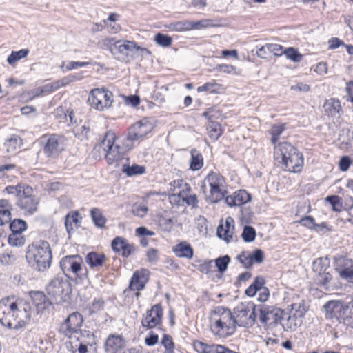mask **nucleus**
I'll use <instances>...</instances> for the list:
<instances>
[{
  "instance_id": "1",
  "label": "nucleus",
  "mask_w": 353,
  "mask_h": 353,
  "mask_svg": "<svg viewBox=\"0 0 353 353\" xmlns=\"http://www.w3.org/2000/svg\"><path fill=\"white\" fill-rule=\"evenodd\" d=\"M274 158L289 172H299L303 165L302 154L288 142L279 143L274 146Z\"/></svg>"
},
{
  "instance_id": "2",
  "label": "nucleus",
  "mask_w": 353,
  "mask_h": 353,
  "mask_svg": "<svg viewBox=\"0 0 353 353\" xmlns=\"http://www.w3.org/2000/svg\"><path fill=\"white\" fill-rule=\"evenodd\" d=\"M26 258L29 265L38 271L48 269L52 263L50 245L46 241H39L28 247Z\"/></svg>"
},
{
  "instance_id": "3",
  "label": "nucleus",
  "mask_w": 353,
  "mask_h": 353,
  "mask_svg": "<svg viewBox=\"0 0 353 353\" xmlns=\"http://www.w3.org/2000/svg\"><path fill=\"white\" fill-rule=\"evenodd\" d=\"M48 295L56 304L68 303L72 292L70 282L63 277H54L46 288Z\"/></svg>"
},
{
  "instance_id": "4",
  "label": "nucleus",
  "mask_w": 353,
  "mask_h": 353,
  "mask_svg": "<svg viewBox=\"0 0 353 353\" xmlns=\"http://www.w3.org/2000/svg\"><path fill=\"white\" fill-rule=\"evenodd\" d=\"M116 139L114 132L108 131L100 143V147L105 152V158L109 165L118 163L125 156V149L115 143Z\"/></svg>"
},
{
  "instance_id": "5",
  "label": "nucleus",
  "mask_w": 353,
  "mask_h": 353,
  "mask_svg": "<svg viewBox=\"0 0 353 353\" xmlns=\"http://www.w3.org/2000/svg\"><path fill=\"white\" fill-rule=\"evenodd\" d=\"M83 259L78 254L67 255L61 259L59 266L64 274H72L76 279L83 281L88 279V270L83 267Z\"/></svg>"
},
{
  "instance_id": "6",
  "label": "nucleus",
  "mask_w": 353,
  "mask_h": 353,
  "mask_svg": "<svg viewBox=\"0 0 353 353\" xmlns=\"http://www.w3.org/2000/svg\"><path fill=\"white\" fill-rule=\"evenodd\" d=\"M258 305L252 302L241 303L234 308L233 316L236 326L250 327L256 322Z\"/></svg>"
},
{
  "instance_id": "7",
  "label": "nucleus",
  "mask_w": 353,
  "mask_h": 353,
  "mask_svg": "<svg viewBox=\"0 0 353 353\" xmlns=\"http://www.w3.org/2000/svg\"><path fill=\"white\" fill-rule=\"evenodd\" d=\"M258 312L260 323L267 328L281 324V319L286 315L283 310L265 305H258Z\"/></svg>"
},
{
  "instance_id": "8",
  "label": "nucleus",
  "mask_w": 353,
  "mask_h": 353,
  "mask_svg": "<svg viewBox=\"0 0 353 353\" xmlns=\"http://www.w3.org/2000/svg\"><path fill=\"white\" fill-rule=\"evenodd\" d=\"M210 189L208 199L211 203H217L225 197L224 179L217 172H211L205 178Z\"/></svg>"
},
{
  "instance_id": "9",
  "label": "nucleus",
  "mask_w": 353,
  "mask_h": 353,
  "mask_svg": "<svg viewBox=\"0 0 353 353\" xmlns=\"http://www.w3.org/2000/svg\"><path fill=\"white\" fill-rule=\"evenodd\" d=\"M134 50L150 54L148 49L138 46L134 41L117 40L113 50V56L119 61H127Z\"/></svg>"
},
{
  "instance_id": "10",
  "label": "nucleus",
  "mask_w": 353,
  "mask_h": 353,
  "mask_svg": "<svg viewBox=\"0 0 353 353\" xmlns=\"http://www.w3.org/2000/svg\"><path fill=\"white\" fill-rule=\"evenodd\" d=\"M112 93L105 88H95L91 90L88 101L90 105L98 110H103L111 106Z\"/></svg>"
},
{
  "instance_id": "11",
  "label": "nucleus",
  "mask_w": 353,
  "mask_h": 353,
  "mask_svg": "<svg viewBox=\"0 0 353 353\" xmlns=\"http://www.w3.org/2000/svg\"><path fill=\"white\" fill-rule=\"evenodd\" d=\"M39 201L33 195V189L27 185L17 200V205L25 212L32 214L37 210Z\"/></svg>"
},
{
  "instance_id": "12",
  "label": "nucleus",
  "mask_w": 353,
  "mask_h": 353,
  "mask_svg": "<svg viewBox=\"0 0 353 353\" xmlns=\"http://www.w3.org/2000/svg\"><path fill=\"white\" fill-rule=\"evenodd\" d=\"M46 143L43 147L44 154L48 157H57L64 150V138L62 136L52 134L43 137Z\"/></svg>"
},
{
  "instance_id": "13",
  "label": "nucleus",
  "mask_w": 353,
  "mask_h": 353,
  "mask_svg": "<svg viewBox=\"0 0 353 353\" xmlns=\"http://www.w3.org/2000/svg\"><path fill=\"white\" fill-rule=\"evenodd\" d=\"M332 305L330 317H335L339 320H343L345 325L353 327V301L350 305L330 303L327 307L330 308Z\"/></svg>"
},
{
  "instance_id": "14",
  "label": "nucleus",
  "mask_w": 353,
  "mask_h": 353,
  "mask_svg": "<svg viewBox=\"0 0 353 353\" xmlns=\"http://www.w3.org/2000/svg\"><path fill=\"white\" fill-rule=\"evenodd\" d=\"M15 324L14 330H18L26 327L30 322L32 313V308L30 303L23 302H16V308L14 310Z\"/></svg>"
},
{
  "instance_id": "15",
  "label": "nucleus",
  "mask_w": 353,
  "mask_h": 353,
  "mask_svg": "<svg viewBox=\"0 0 353 353\" xmlns=\"http://www.w3.org/2000/svg\"><path fill=\"white\" fill-rule=\"evenodd\" d=\"M16 302L10 303L8 300L0 301V323L5 327L14 330Z\"/></svg>"
},
{
  "instance_id": "16",
  "label": "nucleus",
  "mask_w": 353,
  "mask_h": 353,
  "mask_svg": "<svg viewBox=\"0 0 353 353\" xmlns=\"http://www.w3.org/2000/svg\"><path fill=\"white\" fill-rule=\"evenodd\" d=\"M152 130V125L146 119L133 124L129 129L127 139L134 141L143 139Z\"/></svg>"
},
{
  "instance_id": "17",
  "label": "nucleus",
  "mask_w": 353,
  "mask_h": 353,
  "mask_svg": "<svg viewBox=\"0 0 353 353\" xmlns=\"http://www.w3.org/2000/svg\"><path fill=\"white\" fill-rule=\"evenodd\" d=\"M163 309L160 304L154 305L141 319V325L147 329H152L161 323Z\"/></svg>"
},
{
  "instance_id": "18",
  "label": "nucleus",
  "mask_w": 353,
  "mask_h": 353,
  "mask_svg": "<svg viewBox=\"0 0 353 353\" xmlns=\"http://www.w3.org/2000/svg\"><path fill=\"white\" fill-rule=\"evenodd\" d=\"M112 250L123 258H128L137 251V247L133 243L122 236H116L111 243Z\"/></svg>"
},
{
  "instance_id": "19",
  "label": "nucleus",
  "mask_w": 353,
  "mask_h": 353,
  "mask_svg": "<svg viewBox=\"0 0 353 353\" xmlns=\"http://www.w3.org/2000/svg\"><path fill=\"white\" fill-rule=\"evenodd\" d=\"M335 266L343 279L353 283V260L343 256L336 257Z\"/></svg>"
},
{
  "instance_id": "20",
  "label": "nucleus",
  "mask_w": 353,
  "mask_h": 353,
  "mask_svg": "<svg viewBox=\"0 0 353 353\" xmlns=\"http://www.w3.org/2000/svg\"><path fill=\"white\" fill-rule=\"evenodd\" d=\"M211 322H221V323H225V326L228 325L234 326L236 328L233 314L228 308L224 307H217L215 308Z\"/></svg>"
},
{
  "instance_id": "21",
  "label": "nucleus",
  "mask_w": 353,
  "mask_h": 353,
  "mask_svg": "<svg viewBox=\"0 0 353 353\" xmlns=\"http://www.w3.org/2000/svg\"><path fill=\"white\" fill-rule=\"evenodd\" d=\"M150 272L146 269L135 271L130 279L129 288L133 291L143 290L149 279Z\"/></svg>"
},
{
  "instance_id": "22",
  "label": "nucleus",
  "mask_w": 353,
  "mask_h": 353,
  "mask_svg": "<svg viewBox=\"0 0 353 353\" xmlns=\"http://www.w3.org/2000/svg\"><path fill=\"white\" fill-rule=\"evenodd\" d=\"M234 221L232 217L228 216L226 218L225 223H221L219 225L217 236L228 243L234 241Z\"/></svg>"
},
{
  "instance_id": "23",
  "label": "nucleus",
  "mask_w": 353,
  "mask_h": 353,
  "mask_svg": "<svg viewBox=\"0 0 353 353\" xmlns=\"http://www.w3.org/2000/svg\"><path fill=\"white\" fill-rule=\"evenodd\" d=\"M251 199L250 194L245 190H239L225 196L226 203L230 207L241 206Z\"/></svg>"
},
{
  "instance_id": "24",
  "label": "nucleus",
  "mask_w": 353,
  "mask_h": 353,
  "mask_svg": "<svg viewBox=\"0 0 353 353\" xmlns=\"http://www.w3.org/2000/svg\"><path fill=\"white\" fill-rule=\"evenodd\" d=\"M124 346V340L121 335L110 334L106 339L105 349L107 353H117Z\"/></svg>"
},
{
  "instance_id": "25",
  "label": "nucleus",
  "mask_w": 353,
  "mask_h": 353,
  "mask_svg": "<svg viewBox=\"0 0 353 353\" xmlns=\"http://www.w3.org/2000/svg\"><path fill=\"white\" fill-rule=\"evenodd\" d=\"M211 332L219 338H227L234 333L236 328L234 326H230L221 322H211Z\"/></svg>"
},
{
  "instance_id": "26",
  "label": "nucleus",
  "mask_w": 353,
  "mask_h": 353,
  "mask_svg": "<svg viewBox=\"0 0 353 353\" xmlns=\"http://www.w3.org/2000/svg\"><path fill=\"white\" fill-rule=\"evenodd\" d=\"M172 252L179 258L191 259L194 255V250L187 241H181L172 247Z\"/></svg>"
},
{
  "instance_id": "27",
  "label": "nucleus",
  "mask_w": 353,
  "mask_h": 353,
  "mask_svg": "<svg viewBox=\"0 0 353 353\" xmlns=\"http://www.w3.org/2000/svg\"><path fill=\"white\" fill-rule=\"evenodd\" d=\"M302 324V319L295 316L294 314L286 313L281 319V326L285 331H294Z\"/></svg>"
},
{
  "instance_id": "28",
  "label": "nucleus",
  "mask_w": 353,
  "mask_h": 353,
  "mask_svg": "<svg viewBox=\"0 0 353 353\" xmlns=\"http://www.w3.org/2000/svg\"><path fill=\"white\" fill-rule=\"evenodd\" d=\"M225 90V86L216 82L215 80L207 82L199 86L196 89L199 93L205 92L207 94H222Z\"/></svg>"
},
{
  "instance_id": "29",
  "label": "nucleus",
  "mask_w": 353,
  "mask_h": 353,
  "mask_svg": "<svg viewBox=\"0 0 353 353\" xmlns=\"http://www.w3.org/2000/svg\"><path fill=\"white\" fill-rule=\"evenodd\" d=\"M31 297L39 312L49 307L52 302L46 297V295L43 292L40 291L32 292Z\"/></svg>"
},
{
  "instance_id": "30",
  "label": "nucleus",
  "mask_w": 353,
  "mask_h": 353,
  "mask_svg": "<svg viewBox=\"0 0 353 353\" xmlns=\"http://www.w3.org/2000/svg\"><path fill=\"white\" fill-rule=\"evenodd\" d=\"M12 206L9 200L0 199V225H3L11 221V210Z\"/></svg>"
},
{
  "instance_id": "31",
  "label": "nucleus",
  "mask_w": 353,
  "mask_h": 353,
  "mask_svg": "<svg viewBox=\"0 0 353 353\" xmlns=\"http://www.w3.org/2000/svg\"><path fill=\"white\" fill-rule=\"evenodd\" d=\"M106 260L103 254L95 252H89L85 257V261L92 269H97L101 267Z\"/></svg>"
},
{
  "instance_id": "32",
  "label": "nucleus",
  "mask_w": 353,
  "mask_h": 353,
  "mask_svg": "<svg viewBox=\"0 0 353 353\" xmlns=\"http://www.w3.org/2000/svg\"><path fill=\"white\" fill-rule=\"evenodd\" d=\"M325 114L328 117H334L341 110V102L339 99L330 98L326 100L323 104Z\"/></svg>"
},
{
  "instance_id": "33",
  "label": "nucleus",
  "mask_w": 353,
  "mask_h": 353,
  "mask_svg": "<svg viewBox=\"0 0 353 353\" xmlns=\"http://www.w3.org/2000/svg\"><path fill=\"white\" fill-rule=\"evenodd\" d=\"M73 339L77 340V343L90 345V347H92L96 344V337L94 334L86 330H81Z\"/></svg>"
},
{
  "instance_id": "34",
  "label": "nucleus",
  "mask_w": 353,
  "mask_h": 353,
  "mask_svg": "<svg viewBox=\"0 0 353 353\" xmlns=\"http://www.w3.org/2000/svg\"><path fill=\"white\" fill-rule=\"evenodd\" d=\"M201 23V22H194L189 21H177L170 23L169 28L172 30L181 32L192 29H197L199 25H200Z\"/></svg>"
},
{
  "instance_id": "35",
  "label": "nucleus",
  "mask_w": 353,
  "mask_h": 353,
  "mask_svg": "<svg viewBox=\"0 0 353 353\" xmlns=\"http://www.w3.org/2000/svg\"><path fill=\"white\" fill-rule=\"evenodd\" d=\"M81 330L73 327L71 323L64 320L59 327V332L63 336L72 339Z\"/></svg>"
},
{
  "instance_id": "36",
  "label": "nucleus",
  "mask_w": 353,
  "mask_h": 353,
  "mask_svg": "<svg viewBox=\"0 0 353 353\" xmlns=\"http://www.w3.org/2000/svg\"><path fill=\"white\" fill-rule=\"evenodd\" d=\"M190 154V170L192 171L199 170L203 166L202 154L195 148L191 150Z\"/></svg>"
},
{
  "instance_id": "37",
  "label": "nucleus",
  "mask_w": 353,
  "mask_h": 353,
  "mask_svg": "<svg viewBox=\"0 0 353 353\" xmlns=\"http://www.w3.org/2000/svg\"><path fill=\"white\" fill-rule=\"evenodd\" d=\"M330 268V261L327 257H320L315 259L312 263V270L318 274L327 272Z\"/></svg>"
},
{
  "instance_id": "38",
  "label": "nucleus",
  "mask_w": 353,
  "mask_h": 353,
  "mask_svg": "<svg viewBox=\"0 0 353 353\" xmlns=\"http://www.w3.org/2000/svg\"><path fill=\"white\" fill-rule=\"evenodd\" d=\"M79 214L78 212H73L71 214L66 215L65 219V226L68 234L74 231L79 222Z\"/></svg>"
},
{
  "instance_id": "39",
  "label": "nucleus",
  "mask_w": 353,
  "mask_h": 353,
  "mask_svg": "<svg viewBox=\"0 0 353 353\" xmlns=\"http://www.w3.org/2000/svg\"><path fill=\"white\" fill-rule=\"evenodd\" d=\"M121 171L125 173L128 176H132L134 175L143 174L145 172V168L143 165L137 164H133L132 165H128L123 164L122 166Z\"/></svg>"
},
{
  "instance_id": "40",
  "label": "nucleus",
  "mask_w": 353,
  "mask_h": 353,
  "mask_svg": "<svg viewBox=\"0 0 353 353\" xmlns=\"http://www.w3.org/2000/svg\"><path fill=\"white\" fill-rule=\"evenodd\" d=\"M316 284L325 290H328L331 286L332 275L328 272L319 274L315 279Z\"/></svg>"
},
{
  "instance_id": "41",
  "label": "nucleus",
  "mask_w": 353,
  "mask_h": 353,
  "mask_svg": "<svg viewBox=\"0 0 353 353\" xmlns=\"http://www.w3.org/2000/svg\"><path fill=\"white\" fill-rule=\"evenodd\" d=\"M21 143L22 140L21 138L17 135H13L5 142L4 145L8 153H14L20 148Z\"/></svg>"
},
{
  "instance_id": "42",
  "label": "nucleus",
  "mask_w": 353,
  "mask_h": 353,
  "mask_svg": "<svg viewBox=\"0 0 353 353\" xmlns=\"http://www.w3.org/2000/svg\"><path fill=\"white\" fill-rule=\"evenodd\" d=\"M208 135L212 141H216L221 135V125L217 122L211 121L207 126Z\"/></svg>"
},
{
  "instance_id": "43",
  "label": "nucleus",
  "mask_w": 353,
  "mask_h": 353,
  "mask_svg": "<svg viewBox=\"0 0 353 353\" xmlns=\"http://www.w3.org/2000/svg\"><path fill=\"white\" fill-rule=\"evenodd\" d=\"M215 344L210 345L200 341L193 343L194 350L199 353H214Z\"/></svg>"
},
{
  "instance_id": "44",
  "label": "nucleus",
  "mask_w": 353,
  "mask_h": 353,
  "mask_svg": "<svg viewBox=\"0 0 353 353\" xmlns=\"http://www.w3.org/2000/svg\"><path fill=\"white\" fill-rule=\"evenodd\" d=\"M29 53V50L21 49L19 51H12L8 57L7 61L9 64L13 65L22 58L26 57Z\"/></svg>"
},
{
  "instance_id": "45",
  "label": "nucleus",
  "mask_w": 353,
  "mask_h": 353,
  "mask_svg": "<svg viewBox=\"0 0 353 353\" xmlns=\"http://www.w3.org/2000/svg\"><path fill=\"white\" fill-rule=\"evenodd\" d=\"M91 216L94 224L99 228L104 227L106 219L103 216L101 210L98 208H93L91 210Z\"/></svg>"
},
{
  "instance_id": "46",
  "label": "nucleus",
  "mask_w": 353,
  "mask_h": 353,
  "mask_svg": "<svg viewBox=\"0 0 353 353\" xmlns=\"http://www.w3.org/2000/svg\"><path fill=\"white\" fill-rule=\"evenodd\" d=\"M65 320L68 323H71L73 327H76L79 330H81L83 323V317L78 312H72Z\"/></svg>"
},
{
  "instance_id": "47",
  "label": "nucleus",
  "mask_w": 353,
  "mask_h": 353,
  "mask_svg": "<svg viewBox=\"0 0 353 353\" xmlns=\"http://www.w3.org/2000/svg\"><path fill=\"white\" fill-rule=\"evenodd\" d=\"M285 124L274 125L271 128L270 134L272 135L271 142L272 144H276L280 135L285 131Z\"/></svg>"
},
{
  "instance_id": "48",
  "label": "nucleus",
  "mask_w": 353,
  "mask_h": 353,
  "mask_svg": "<svg viewBox=\"0 0 353 353\" xmlns=\"http://www.w3.org/2000/svg\"><path fill=\"white\" fill-rule=\"evenodd\" d=\"M27 228V224L22 219H14L10 223L11 233H22Z\"/></svg>"
},
{
  "instance_id": "49",
  "label": "nucleus",
  "mask_w": 353,
  "mask_h": 353,
  "mask_svg": "<svg viewBox=\"0 0 353 353\" xmlns=\"http://www.w3.org/2000/svg\"><path fill=\"white\" fill-rule=\"evenodd\" d=\"M91 64L90 62L86 61H69L67 64L63 61L60 65V68L63 72L70 71L78 67H83Z\"/></svg>"
},
{
  "instance_id": "50",
  "label": "nucleus",
  "mask_w": 353,
  "mask_h": 353,
  "mask_svg": "<svg viewBox=\"0 0 353 353\" xmlns=\"http://www.w3.org/2000/svg\"><path fill=\"white\" fill-rule=\"evenodd\" d=\"M241 237L245 242H252L256 238L255 229L252 226L245 225L243 228V230L241 234Z\"/></svg>"
},
{
  "instance_id": "51",
  "label": "nucleus",
  "mask_w": 353,
  "mask_h": 353,
  "mask_svg": "<svg viewBox=\"0 0 353 353\" xmlns=\"http://www.w3.org/2000/svg\"><path fill=\"white\" fill-rule=\"evenodd\" d=\"M8 243L12 246H22L25 243V238L22 233H11L8 237Z\"/></svg>"
},
{
  "instance_id": "52",
  "label": "nucleus",
  "mask_w": 353,
  "mask_h": 353,
  "mask_svg": "<svg viewBox=\"0 0 353 353\" xmlns=\"http://www.w3.org/2000/svg\"><path fill=\"white\" fill-rule=\"evenodd\" d=\"M117 41L114 38H105L98 42L100 48L108 50L113 54L115 43Z\"/></svg>"
},
{
  "instance_id": "53",
  "label": "nucleus",
  "mask_w": 353,
  "mask_h": 353,
  "mask_svg": "<svg viewBox=\"0 0 353 353\" xmlns=\"http://www.w3.org/2000/svg\"><path fill=\"white\" fill-rule=\"evenodd\" d=\"M154 41L159 46L163 47H168L172 44V42L171 37L160 32L155 35Z\"/></svg>"
},
{
  "instance_id": "54",
  "label": "nucleus",
  "mask_w": 353,
  "mask_h": 353,
  "mask_svg": "<svg viewBox=\"0 0 353 353\" xmlns=\"http://www.w3.org/2000/svg\"><path fill=\"white\" fill-rule=\"evenodd\" d=\"M230 262V258L228 255L219 257L215 260V264L219 272L223 273L226 271L228 265Z\"/></svg>"
},
{
  "instance_id": "55",
  "label": "nucleus",
  "mask_w": 353,
  "mask_h": 353,
  "mask_svg": "<svg viewBox=\"0 0 353 353\" xmlns=\"http://www.w3.org/2000/svg\"><path fill=\"white\" fill-rule=\"evenodd\" d=\"M236 259L245 268H250L253 265L250 254L248 252H242L240 254L237 255Z\"/></svg>"
},
{
  "instance_id": "56",
  "label": "nucleus",
  "mask_w": 353,
  "mask_h": 353,
  "mask_svg": "<svg viewBox=\"0 0 353 353\" xmlns=\"http://www.w3.org/2000/svg\"><path fill=\"white\" fill-rule=\"evenodd\" d=\"M325 200L329 202L332 205V210L336 212H339L342 209V203L341 199L337 195L328 196Z\"/></svg>"
},
{
  "instance_id": "57",
  "label": "nucleus",
  "mask_w": 353,
  "mask_h": 353,
  "mask_svg": "<svg viewBox=\"0 0 353 353\" xmlns=\"http://www.w3.org/2000/svg\"><path fill=\"white\" fill-rule=\"evenodd\" d=\"M290 312L302 319L306 312V309L304 304L296 303L291 305V310Z\"/></svg>"
},
{
  "instance_id": "58",
  "label": "nucleus",
  "mask_w": 353,
  "mask_h": 353,
  "mask_svg": "<svg viewBox=\"0 0 353 353\" xmlns=\"http://www.w3.org/2000/svg\"><path fill=\"white\" fill-rule=\"evenodd\" d=\"M103 307L104 301L102 299H94L88 307L90 314L97 313L103 310Z\"/></svg>"
},
{
  "instance_id": "59",
  "label": "nucleus",
  "mask_w": 353,
  "mask_h": 353,
  "mask_svg": "<svg viewBox=\"0 0 353 353\" xmlns=\"http://www.w3.org/2000/svg\"><path fill=\"white\" fill-rule=\"evenodd\" d=\"M27 187L26 185H8L6 187V188L3 190V192H6L8 194H14L17 198L18 199L19 196L22 193V190Z\"/></svg>"
},
{
  "instance_id": "60",
  "label": "nucleus",
  "mask_w": 353,
  "mask_h": 353,
  "mask_svg": "<svg viewBox=\"0 0 353 353\" xmlns=\"http://www.w3.org/2000/svg\"><path fill=\"white\" fill-rule=\"evenodd\" d=\"M283 54L287 57L288 59L294 62L299 61L302 57V55L293 48H288L283 50Z\"/></svg>"
},
{
  "instance_id": "61",
  "label": "nucleus",
  "mask_w": 353,
  "mask_h": 353,
  "mask_svg": "<svg viewBox=\"0 0 353 353\" xmlns=\"http://www.w3.org/2000/svg\"><path fill=\"white\" fill-rule=\"evenodd\" d=\"M83 79V73L78 72L75 74H69L65 77H63L61 81V85L65 86L72 82L80 81Z\"/></svg>"
},
{
  "instance_id": "62",
  "label": "nucleus",
  "mask_w": 353,
  "mask_h": 353,
  "mask_svg": "<svg viewBox=\"0 0 353 353\" xmlns=\"http://www.w3.org/2000/svg\"><path fill=\"white\" fill-rule=\"evenodd\" d=\"M161 344L165 348V353H173L174 344L172 341V337L170 335H163Z\"/></svg>"
},
{
  "instance_id": "63",
  "label": "nucleus",
  "mask_w": 353,
  "mask_h": 353,
  "mask_svg": "<svg viewBox=\"0 0 353 353\" xmlns=\"http://www.w3.org/2000/svg\"><path fill=\"white\" fill-rule=\"evenodd\" d=\"M266 48L269 53H273L276 57H279L283 54V48L279 44L267 43Z\"/></svg>"
},
{
  "instance_id": "64",
  "label": "nucleus",
  "mask_w": 353,
  "mask_h": 353,
  "mask_svg": "<svg viewBox=\"0 0 353 353\" xmlns=\"http://www.w3.org/2000/svg\"><path fill=\"white\" fill-rule=\"evenodd\" d=\"M221 113L219 110L214 107L208 108L205 112L202 114V116L209 120L210 122L212 121L214 119H218Z\"/></svg>"
}]
</instances>
